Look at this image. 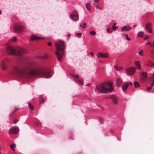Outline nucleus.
Returning <instances> with one entry per match:
<instances>
[{
  "instance_id": "42",
  "label": "nucleus",
  "mask_w": 154,
  "mask_h": 154,
  "mask_svg": "<svg viewBox=\"0 0 154 154\" xmlns=\"http://www.w3.org/2000/svg\"><path fill=\"white\" fill-rule=\"evenodd\" d=\"M48 45L51 46L52 45V44L51 42H49L48 43Z\"/></svg>"
},
{
  "instance_id": "18",
  "label": "nucleus",
  "mask_w": 154,
  "mask_h": 154,
  "mask_svg": "<svg viewBox=\"0 0 154 154\" xmlns=\"http://www.w3.org/2000/svg\"><path fill=\"white\" fill-rule=\"evenodd\" d=\"M134 63L138 69H140V64L139 61H136L134 62Z\"/></svg>"
},
{
  "instance_id": "17",
  "label": "nucleus",
  "mask_w": 154,
  "mask_h": 154,
  "mask_svg": "<svg viewBox=\"0 0 154 154\" xmlns=\"http://www.w3.org/2000/svg\"><path fill=\"white\" fill-rule=\"evenodd\" d=\"M122 82V79L120 78H118L117 80L116 84L118 86H120Z\"/></svg>"
},
{
  "instance_id": "21",
  "label": "nucleus",
  "mask_w": 154,
  "mask_h": 154,
  "mask_svg": "<svg viewBox=\"0 0 154 154\" xmlns=\"http://www.w3.org/2000/svg\"><path fill=\"white\" fill-rule=\"evenodd\" d=\"M149 63L147 64V65L148 66L153 67L154 66V63L151 62L149 61Z\"/></svg>"
},
{
  "instance_id": "12",
  "label": "nucleus",
  "mask_w": 154,
  "mask_h": 154,
  "mask_svg": "<svg viewBox=\"0 0 154 154\" xmlns=\"http://www.w3.org/2000/svg\"><path fill=\"white\" fill-rule=\"evenodd\" d=\"M97 57L98 58L100 57H108V55L107 54H104L103 53H101L98 52L97 53Z\"/></svg>"
},
{
  "instance_id": "34",
  "label": "nucleus",
  "mask_w": 154,
  "mask_h": 154,
  "mask_svg": "<svg viewBox=\"0 0 154 154\" xmlns=\"http://www.w3.org/2000/svg\"><path fill=\"white\" fill-rule=\"evenodd\" d=\"M44 100L42 97H41L40 98V103H42L44 102Z\"/></svg>"
},
{
  "instance_id": "45",
  "label": "nucleus",
  "mask_w": 154,
  "mask_h": 154,
  "mask_svg": "<svg viewBox=\"0 0 154 154\" xmlns=\"http://www.w3.org/2000/svg\"><path fill=\"white\" fill-rule=\"evenodd\" d=\"M129 83L131 85H132V83L131 82H129Z\"/></svg>"
},
{
  "instance_id": "9",
  "label": "nucleus",
  "mask_w": 154,
  "mask_h": 154,
  "mask_svg": "<svg viewBox=\"0 0 154 154\" xmlns=\"http://www.w3.org/2000/svg\"><path fill=\"white\" fill-rule=\"evenodd\" d=\"M107 98L108 99H111L113 103L114 104H117L118 103V97L116 95H112L109 96Z\"/></svg>"
},
{
  "instance_id": "23",
  "label": "nucleus",
  "mask_w": 154,
  "mask_h": 154,
  "mask_svg": "<svg viewBox=\"0 0 154 154\" xmlns=\"http://www.w3.org/2000/svg\"><path fill=\"white\" fill-rule=\"evenodd\" d=\"M143 32H140L137 34V36L139 37H142L143 35Z\"/></svg>"
},
{
  "instance_id": "37",
  "label": "nucleus",
  "mask_w": 154,
  "mask_h": 154,
  "mask_svg": "<svg viewBox=\"0 0 154 154\" xmlns=\"http://www.w3.org/2000/svg\"><path fill=\"white\" fill-rule=\"evenodd\" d=\"M117 28V27L115 26H113L112 27V29L113 30H115Z\"/></svg>"
},
{
  "instance_id": "20",
  "label": "nucleus",
  "mask_w": 154,
  "mask_h": 154,
  "mask_svg": "<svg viewBox=\"0 0 154 154\" xmlns=\"http://www.w3.org/2000/svg\"><path fill=\"white\" fill-rule=\"evenodd\" d=\"M134 85L135 88L140 86V85L137 82H134Z\"/></svg>"
},
{
  "instance_id": "46",
  "label": "nucleus",
  "mask_w": 154,
  "mask_h": 154,
  "mask_svg": "<svg viewBox=\"0 0 154 154\" xmlns=\"http://www.w3.org/2000/svg\"><path fill=\"white\" fill-rule=\"evenodd\" d=\"M154 85V84H153V83H152L151 84V86L150 87H152V86H153Z\"/></svg>"
},
{
  "instance_id": "6",
  "label": "nucleus",
  "mask_w": 154,
  "mask_h": 154,
  "mask_svg": "<svg viewBox=\"0 0 154 154\" xmlns=\"http://www.w3.org/2000/svg\"><path fill=\"white\" fill-rule=\"evenodd\" d=\"M74 21H76L79 20V14L76 11H73L69 16Z\"/></svg>"
},
{
  "instance_id": "7",
  "label": "nucleus",
  "mask_w": 154,
  "mask_h": 154,
  "mask_svg": "<svg viewBox=\"0 0 154 154\" xmlns=\"http://www.w3.org/2000/svg\"><path fill=\"white\" fill-rule=\"evenodd\" d=\"M136 70V68L131 67L127 68L126 70V73L127 74L129 75H132L135 72Z\"/></svg>"
},
{
  "instance_id": "40",
  "label": "nucleus",
  "mask_w": 154,
  "mask_h": 154,
  "mask_svg": "<svg viewBox=\"0 0 154 154\" xmlns=\"http://www.w3.org/2000/svg\"><path fill=\"white\" fill-rule=\"evenodd\" d=\"M151 88H152L151 87H148L146 89H147V90L148 91V90H150L151 89Z\"/></svg>"
},
{
  "instance_id": "29",
  "label": "nucleus",
  "mask_w": 154,
  "mask_h": 154,
  "mask_svg": "<svg viewBox=\"0 0 154 154\" xmlns=\"http://www.w3.org/2000/svg\"><path fill=\"white\" fill-rule=\"evenodd\" d=\"M73 76L75 79H79V75L77 74L73 75Z\"/></svg>"
},
{
  "instance_id": "31",
  "label": "nucleus",
  "mask_w": 154,
  "mask_h": 154,
  "mask_svg": "<svg viewBox=\"0 0 154 154\" xmlns=\"http://www.w3.org/2000/svg\"><path fill=\"white\" fill-rule=\"evenodd\" d=\"M107 31L109 33L112 32V31L111 30V29L110 28H107Z\"/></svg>"
},
{
  "instance_id": "44",
  "label": "nucleus",
  "mask_w": 154,
  "mask_h": 154,
  "mask_svg": "<svg viewBox=\"0 0 154 154\" xmlns=\"http://www.w3.org/2000/svg\"><path fill=\"white\" fill-rule=\"evenodd\" d=\"M90 54L92 56H93L94 55L93 53L92 52L90 53Z\"/></svg>"
},
{
  "instance_id": "1",
  "label": "nucleus",
  "mask_w": 154,
  "mask_h": 154,
  "mask_svg": "<svg viewBox=\"0 0 154 154\" xmlns=\"http://www.w3.org/2000/svg\"><path fill=\"white\" fill-rule=\"evenodd\" d=\"M11 75L15 77H38L47 78L50 73L45 67L31 61L21 65L14 66L11 69Z\"/></svg>"
},
{
  "instance_id": "27",
  "label": "nucleus",
  "mask_w": 154,
  "mask_h": 154,
  "mask_svg": "<svg viewBox=\"0 0 154 154\" xmlns=\"http://www.w3.org/2000/svg\"><path fill=\"white\" fill-rule=\"evenodd\" d=\"M139 54L140 56H143V51L142 50H140L139 52Z\"/></svg>"
},
{
  "instance_id": "39",
  "label": "nucleus",
  "mask_w": 154,
  "mask_h": 154,
  "mask_svg": "<svg viewBox=\"0 0 154 154\" xmlns=\"http://www.w3.org/2000/svg\"><path fill=\"white\" fill-rule=\"evenodd\" d=\"M148 38V35H146L144 37V39L145 40H146Z\"/></svg>"
},
{
  "instance_id": "50",
  "label": "nucleus",
  "mask_w": 154,
  "mask_h": 154,
  "mask_svg": "<svg viewBox=\"0 0 154 154\" xmlns=\"http://www.w3.org/2000/svg\"><path fill=\"white\" fill-rule=\"evenodd\" d=\"M113 24H114V26H115L116 25V23H114Z\"/></svg>"
},
{
  "instance_id": "4",
  "label": "nucleus",
  "mask_w": 154,
  "mask_h": 154,
  "mask_svg": "<svg viewBox=\"0 0 154 154\" xmlns=\"http://www.w3.org/2000/svg\"><path fill=\"white\" fill-rule=\"evenodd\" d=\"M96 89L98 92L107 93L108 92H112L113 90V88L111 83H103L96 86Z\"/></svg>"
},
{
  "instance_id": "22",
  "label": "nucleus",
  "mask_w": 154,
  "mask_h": 154,
  "mask_svg": "<svg viewBox=\"0 0 154 154\" xmlns=\"http://www.w3.org/2000/svg\"><path fill=\"white\" fill-rule=\"evenodd\" d=\"M11 149L13 151H15V149L14 148V147H16V145L15 144H13L11 145H10V146Z\"/></svg>"
},
{
  "instance_id": "49",
  "label": "nucleus",
  "mask_w": 154,
  "mask_h": 154,
  "mask_svg": "<svg viewBox=\"0 0 154 154\" xmlns=\"http://www.w3.org/2000/svg\"><path fill=\"white\" fill-rule=\"evenodd\" d=\"M2 13V12L1 11V10H0V15Z\"/></svg>"
},
{
  "instance_id": "41",
  "label": "nucleus",
  "mask_w": 154,
  "mask_h": 154,
  "mask_svg": "<svg viewBox=\"0 0 154 154\" xmlns=\"http://www.w3.org/2000/svg\"><path fill=\"white\" fill-rule=\"evenodd\" d=\"M147 45H150V46L151 47H152V45H151V43L150 42H149L147 43Z\"/></svg>"
},
{
  "instance_id": "11",
  "label": "nucleus",
  "mask_w": 154,
  "mask_h": 154,
  "mask_svg": "<svg viewBox=\"0 0 154 154\" xmlns=\"http://www.w3.org/2000/svg\"><path fill=\"white\" fill-rule=\"evenodd\" d=\"M152 23L149 22L146 24V30H148V32L150 33L152 32Z\"/></svg>"
},
{
  "instance_id": "51",
  "label": "nucleus",
  "mask_w": 154,
  "mask_h": 154,
  "mask_svg": "<svg viewBox=\"0 0 154 154\" xmlns=\"http://www.w3.org/2000/svg\"><path fill=\"white\" fill-rule=\"evenodd\" d=\"M17 122V121L16 120L14 121V122L15 123H16Z\"/></svg>"
},
{
  "instance_id": "38",
  "label": "nucleus",
  "mask_w": 154,
  "mask_h": 154,
  "mask_svg": "<svg viewBox=\"0 0 154 154\" xmlns=\"http://www.w3.org/2000/svg\"><path fill=\"white\" fill-rule=\"evenodd\" d=\"M115 69L117 70H119V67L117 66H115Z\"/></svg>"
},
{
  "instance_id": "33",
  "label": "nucleus",
  "mask_w": 154,
  "mask_h": 154,
  "mask_svg": "<svg viewBox=\"0 0 154 154\" xmlns=\"http://www.w3.org/2000/svg\"><path fill=\"white\" fill-rule=\"evenodd\" d=\"M11 40L13 42H14L16 41L17 38L15 37H14L12 38Z\"/></svg>"
},
{
  "instance_id": "48",
  "label": "nucleus",
  "mask_w": 154,
  "mask_h": 154,
  "mask_svg": "<svg viewBox=\"0 0 154 154\" xmlns=\"http://www.w3.org/2000/svg\"><path fill=\"white\" fill-rule=\"evenodd\" d=\"M152 46H153L154 48V42H153V45H152Z\"/></svg>"
},
{
  "instance_id": "43",
  "label": "nucleus",
  "mask_w": 154,
  "mask_h": 154,
  "mask_svg": "<svg viewBox=\"0 0 154 154\" xmlns=\"http://www.w3.org/2000/svg\"><path fill=\"white\" fill-rule=\"evenodd\" d=\"M96 8H97V9H100V10H101V9L98 7V6H96Z\"/></svg>"
},
{
  "instance_id": "35",
  "label": "nucleus",
  "mask_w": 154,
  "mask_h": 154,
  "mask_svg": "<svg viewBox=\"0 0 154 154\" xmlns=\"http://www.w3.org/2000/svg\"><path fill=\"white\" fill-rule=\"evenodd\" d=\"M125 36L126 37L128 41H129V40H130V38L128 37V35H127V34L125 35Z\"/></svg>"
},
{
  "instance_id": "24",
  "label": "nucleus",
  "mask_w": 154,
  "mask_h": 154,
  "mask_svg": "<svg viewBox=\"0 0 154 154\" xmlns=\"http://www.w3.org/2000/svg\"><path fill=\"white\" fill-rule=\"evenodd\" d=\"M76 81H77L81 85H83V81L81 80H77L76 79Z\"/></svg>"
},
{
  "instance_id": "2",
  "label": "nucleus",
  "mask_w": 154,
  "mask_h": 154,
  "mask_svg": "<svg viewBox=\"0 0 154 154\" xmlns=\"http://www.w3.org/2000/svg\"><path fill=\"white\" fill-rule=\"evenodd\" d=\"M7 51L9 54L20 56L28 53L27 50L23 48L18 47H14L11 45L7 46Z\"/></svg>"
},
{
  "instance_id": "16",
  "label": "nucleus",
  "mask_w": 154,
  "mask_h": 154,
  "mask_svg": "<svg viewBox=\"0 0 154 154\" xmlns=\"http://www.w3.org/2000/svg\"><path fill=\"white\" fill-rule=\"evenodd\" d=\"M128 86V83L127 82H125L124 83L122 86V89L124 91H125Z\"/></svg>"
},
{
  "instance_id": "28",
  "label": "nucleus",
  "mask_w": 154,
  "mask_h": 154,
  "mask_svg": "<svg viewBox=\"0 0 154 154\" xmlns=\"http://www.w3.org/2000/svg\"><path fill=\"white\" fill-rule=\"evenodd\" d=\"M90 34L91 35L94 36L96 34V33L94 31H92L90 32Z\"/></svg>"
},
{
  "instance_id": "14",
  "label": "nucleus",
  "mask_w": 154,
  "mask_h": 154,
  "mask_svg": "<svg viewBox=\"0 0 154 154\" xmlns=\"http://www.w3.org/2000/svg\"><path fill=\"white\" fill-rule=\"evenodd\" d=\"M131 29V28L129 26H125L123 27L121 29L122 31L124 32L125 31H128Z\"/></svg>"
},
{
  "instance_id": "36",
  "label": "nucleus",
  "mask_w": 154,
  "mask_h": 154,
  "mask_svg": "<svg viewBox=\"0 0 154 154\" xmlns=\"http://www.w3.org/2000/svg\"><path fill=\"white\" fill-rule=\"evenodd\" d=\"M77 35L79 37H80L82 35V34L81 33H77Z\"/></svg>"
},
{
  "instance_id": "10",
  "label": "nucleus",
  "mask_w": 154,
  "mask_h": 154,
  "mask_svg": "<svg viewBox=\"0 0 154 154\" xmlns=\"http://www.w3.org/2000/svg\"><path fill=\"white\" fill-rule=\"evenodd\" d=\"M19 131L18 128L17 126H14L12 127L9 130L10 133L16 134Z\"/></svg>"
},
{
  "instance_id": "3",
  "label": "nucleus",
  "mask_w": 154,
  "mask_h": 154,
  "mask_svg": "<svg viewBox=\"0 0 154 154\" xmlns=\"http://www.w3.org/2000/svg\"><path fill=\"white\" fill-rule=\"evenodd\" d=\"M56 51L55 52L57 60L58 61H61L62 58L64 55V52L63 49L65 47L64 42L61 40L58 41L55 43Z\"/></svg>"
},
{
  "instance_id": "15",
  "label": "nucleus",
  "mask_w": 154,
  "mask_h": 154,
  "mask_svg": "<svg viewBox=\"0 0 154 154\" xmlns=\"http://www.w3.org/2000/svg\"><path fill=\"white\" fill-rule=\"evenodd\" d=\"M31 39L32 40H35L37 41L38 40H40L42 39V38L39 37H37L35 35H32L31 36Z\"/></svg>"
},
{
  "instance_id": "32",
  "label": "nucleus",
  "mask_w": 154,
  "mask_h": 154,
  "mask_svg": "<svg viewBox=\"0 0 154 154\" xmlns=\"http://www.w3.org/2000/svg\"><path fill=\"white\" fill-rule=\"evenodd\" d=\"M86 26V24L85 23H83V26H82V27L83 28H85Z\"/></svg>"
},
{
  "instance_id": "30",
  "label": "nucleus",
  "mask_w": 154,
  "mask_h": 154,
  "mask_svg": "<svg viewBox=\"0 0 154 154\" xmlns=\"http://www.w3.org/2000/svg\"><path fill=\"white\" fill-rule=\"evenodd\" d=\"M48 57V56L47 55L45 54L42 57V58L43 59H47Z\"/></svg>"
},
{
  "instance_id": "19",
  "label": "nucleus",
  "mask_w": 154,
  "mask_h": 154,
  "mask_svg": "<svg viewBox=\"0 0 154 154\" xmlns=\"http://www.w3.org/2000/svg\"><path fill=\"white\" fill-rule=\"evenodd\" d=\"M29 104V109L31 111H32L33 110L34 107L30 103H28Z\"/></svg>"
},
{
  "instance_id": "52",
  "label": "nucleus",
  "mask_w": 154,
  "mask_h": 154,
  "mask_svg": "<svg viewBox=\"0 0 154 154\" xmlns=\"http://www.w3.org/2000/svg\"><path fill=\"white\" fill-rule=\"evenodd\" d=\"M80 27H82V25H81V24L80 25Z\"/></svg>"
},
{
  "instance_id": "53",
  "label": "nucleus",
  "mask_w": 154,
  "mask_h": 154,
  "mask_svg": "<svg viewBox=\"0 0 154 154\" xmlns=\"http://www.w3.org/2000/svg\"><path fill=\"white\" fill-rule=\"evenodd\" d=\"M152 83L153 84H154V80L153 81Z\"/></svg>"
},
{
  "instance_id": "5",
  "label": "nucleus",
  "mask_w": 154,
  "mask_h": 154,
  "mask_svg": "<svg viewBox=\"0 0 154 154\" xmlns=\"http://www.w3.org/2000/svg\"><path fill=\"white\" fill-rule=\"evenodd\" d=\"M8 60V59H5L2 61L0 64V67L2 70H5L7 69L8 68L7 64Z\"/></svg>"
},
{
  "instance_id": "25",
  "label": "nucleus",
  "mask_w": 154,
  "mask_h": 154,
  "mask_svg": "<svg viewBox=\"0 0 154 154\" xmlns=\"http://www.w3.org/2000/svg\"><path fill=\"white\" fill-rule=\"evenodd\" d=\"M90 5L89 3H87L86 5V8L89 11L90 10L89 7H90Z\"/></svg>"
},
{
  "instance_id": "26",
  "label": "nucleus",
  "mask_w": 154,
  "mask_h": 154,
  "mask_svg": "<svg viewBox=\"0 0 154 154\" xmlns=\"http://www.w3.org/2000/svg\"><path fill=\"white\" fill-rule=\"evenodd\" d=\"M99 121L100 123L101 124H103V120L102 118L101 117L99 118Z\"/></svg>"
},
{
  "instance_id": "13",
  "label": "nucleus",
  "mask_w": 154,
  "mask_h": 154,
  "mask_svg": "<svg viewBox=\"0 0 154 154\" xmlns=\"http://www.w3.org/2000/svg\"><path fill=\"white\" fill-rule=\"evenodd\" d=\"M141 77L143 81H144L147 78V73L145 72H142L141 73Z\"/></svg>"
},
{
  "instance_id": "47",
  "label": "nucleus",
  "mask_w": 154,
  "mask_h": 154,
  "mask_svg": "<svg viewBox=\"0 0 154 154\" xmlns=\"http://www.w3.org/2000/svg\"><path fill=\"white\" fill-rule=\"evenodd\" d=\"M98 0H94V1L95 2H97L98 1Z\"/></svg>"
},
{
  "instance_id": "8",
  "label": "nucleus",
  "mask_w": 154,
  "mask_h": 154,
  "mask_svg": "<svg viewBox=\"0 0 154 154\" xmlns=\"http://www.w3.org/2000/svg\"><path fill=\"white\" fill-rule=\"evenodd\" d=\"M23 30V28L22 26L17 24L14 26L13 29L14 32L19 33Z\"/></svg>"
}]
</instances>
